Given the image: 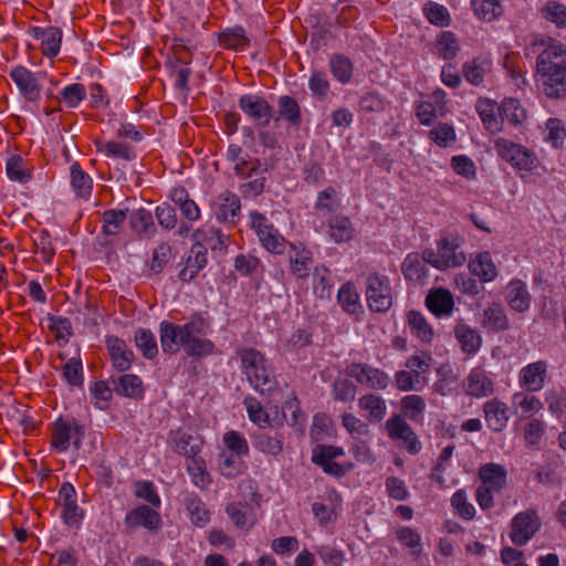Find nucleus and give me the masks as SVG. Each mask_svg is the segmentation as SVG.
Masks as SVG:
<instances>
[{"label":"nucleus","mask_w":566,"mask_h":566,"mask_svg":"<svg viewBox=\"0 0 566 566\" xmlns=\"http://www.w3.org/2000/svg\"><path fill=\"white\" fill-rule=\"evenodd\" d=\"M426 305L437 317L450 316L454 307L453 295L442 287L432 290L426 297Z\"/></svg>","instance_id":"nucleus-22"},{"label":"nucleus","mask_w":566,"mask_h":566,"mask_svg":"<svg viewBox=\"0 0 566 566\" xmlns=\"http://www.w3.org/2000/svg\"><path fill=\"white\" fill-rule=\"evenodd\" d=\"M493 382L482 369H472L467 378V392L481 398L493 392Z\"/></svg>","instance_id":"nucleus-37"},{"label":"nucleus","mask_w":566,"mask_h":566,"mask_svg":"<svg viewBox=\"0 0 566 566\" xmlns=\"http://www.w3.org/2000/svg\"><path fill=\"white\" fill-rule=\"evenodd\" d=\"M187 511L190 515L191 522L198 526L203 527L210 521V513L206 509L205 503L196 495H189L186 500Z\"/></svg>","instance_id":"nucleus-52"},{"label":"nucleus","mask_w":566,"mask_h":566,"mask_svg":"<svg viewBox=\"0 0 566 566\" xmlns=\"http://www.w3.org/2000/svg\"><path fill=\"white\" fill-rule=\"evenodd\" d=\"M337 300L340 306L347 313L355 314L360 307L359 294L357 293L355 286L350 283H346L339 289L337 293Z\"/></svg>","instance_id":"nucleus-55"},{"label":"nucleus","mask_w":566,"mask_h":566,"mask_svg":"<svg viewBox=\"0 0 566 566\" xmlns=\"http://www.w3.org/2000/svg\"><path fill=\"white\" fill-rule=\"evenodd\" d=\"M497 151L506 161L518 170L522 178H527L531 171V155L524 146L500 140L496 144Z\"/></svg>","instance_id":"nucleus-13"},{"label":"nucleus","mask_w":566,"mask_h":566,"mask_svg":"<svg viewBox=\"0 0 566 566\" xmlns=\"http://www.w3.org/2000/svg\"><path fill=\"white\" fill-rule=\"evenodd\" d=\"M506 301L510 306L518 312L526 311L530 306L527 285L521 280H512L506 286Z\"/></svg>","instance_id":"nucleus-36"},{"label":"nucleus","mask_w":566,"mask_h":566,"mask_svg":"<svg viewBox=\"0 0 566 566\" xmlns=\"http://www.w3.org/2000/svg\"><path fill=\"white\" fill-rule=\"evenodd\" d=\"M388 437L410 454H418L422 444L416 432L400 416L394 415L385 423Z\"/></svg>","instance_id":"nucleus-5"},{"label":"nucleus","mask_w":566,"mask_h":566,"mask_svg":"<svg viewBox=\"0 0 566 566\" xmlns=\"http://www.w3.org/2000/svg\"><path fill=\"white\" fill-rule=\"evenodd\" d=\"M239 107L258 126L266 127L271 122L272 106L259 95H242L239 99Z\"/></svg>","instance_id":"nucleus-12"},{"label":"nucleus","mask_w":566,"mask_h":566,"mask_svg":"<svg viewBox=\"0 0 566 566\" xmlns=\"http://www.w3.org/2000/svg\"><path fill=\"white\" fill-rule=\"evenodd\" d=\"M279 115L290 125L298 127L302 122L301 108L295 98L283 95L277 101Z\"/></svg>","instance_id":"nucleus-44"},{"label":"nucleus","mask_w":566,"mask_h":566,"mask_svg":"<svg viewBox=\"0 0 566 566\" xmlns=\"http://www.w3.org/2000/svg\"><path fill=\"white\" fill-rule=\"evenodd\" d=\"M223 443L227 449L237 458L248 455L249 446L244 437L237 431H229L223 436Z\"/></svg>","instance_id":"nucleus-61"},{"label":"nucleus","mask_w":566,"mask_h":566,"mask_svg":"<svg viewBox=\"0 0 566 566\" xmlns=\"http://www.w3.org/2000/svg\"><path fill=\"white\" fill-rule=\"evenodd\" d=\"M128 219L130 228L140 239H150L155 235L156 226L148 210L144 208L134 210L128 214Z\"/></svg>","instance_id":"nucleus-29"},{"label":"nucleus","mask_w":566,"mask_h":566,"mask_svg":"<svg viewBox=\"0 0 566 566\" xmlns=\"http://www.w3.org/2000/svg\"><path fill=\"white\" fill-rule=\"evenodd\" d=\"M85 437V427L74 418L59 417L52 424L51 446L65 452L71 446L80 450Z\"/></svg>","instance_id":"nucleus-3"},{"label":"nucleus","mask_w":566,"mask_h":566,"mask_svg":"<svg viewBox=\"0 0 566 566\" xmlns=\"http://www.w3.org/2000/svg\"><path fill=\"white\" fill-rule=\"evenodd\" d=\"M244 406H245L249 419L253 423L258 424L259 427H264L270 423L268 412L263 409L261 403L255 398H252V397L245 398Z\"/></svg>","instance_id":"nucleus-64"},{"label":"nucleus","mask_w":566,"mask_h":566,"mask_svg":"<svg viewBox=\"0 0 566 566\" xmlns=\"http://www.w3.org/2000/svg\"><path fill=\"white\" fill-rule=\"evenodd\" d=\"M430 138L440 147H448L455 142L457 135L452 125L441 123L429 132Z\"/></svg>","instance_id":"nucleus-62"},{"label":"nucleus","mask_w":566,"mask_h":566,"mask_svg":"<svg viewBox=\"0 0 566 566\" xmlns=\"http://www.w3.org/2000/svg\"><path fill=\"white\" fill-rule=\"evenodd\" d=\"M294 253L290 255V266L292 273L298 277L304 279L310 275L313 266V254L310 250L293 247Z\"/></svg>","instance_id":"nucleus-38"},{"label":"nucleus","mask_w":566,"mask_h":566,"mask_svg":"<svg viewBox=\"0 0 566 566\" xmlns=\"http://www.w3.org/2000/svg\"><path fill=\"white\" fill-rule=\"evenodd\" d=\"M483 412L486 426L493 432H501L510 419L506 403L497 398L488 400L483 406Z\"/></svg>","instance_id":"nucleus-20"},{"label":"nucleus","mask_w":566,"mask_h":566,"mask_svg":"<svg viewBox=\"0 0 566 566\" xmlns=\"http://www.w3.org/2000/svg\"><path fill=\"white\" fill-rule=\"evenodd\" d=\"M481 484L500 492L506 483V470L497 463H486L479 469Z\"/></svg>","instance_id":"nucleus-33"},{"label":"nucleus","mask_w":566,"mask_h":566,"mask_svg":"<svg viewBox=\"0 0 566 566\" xmlns=\"http://www.w3.org/2000/svg\"><path fill=\"white\" fill-rule=\"evenodd\" d=\"M464 238L458 233H449L437 242L438 254L443 263V271L458 268L465 263L467 256L462 251Z\"/></svg>","instance_id":"nucleus-11"},{"label":"nucleus","mask_w":566,"mask_h":566,"mask_svg":"<svg viewBox=\"0 0 566 566\" xmlns=\"http://www.w3.org/2000/svg\"><path fill=\"white\" fill-rule=\"evenodd\" d=\"M469 270L484 283L492 282L497 276L496 265L490 252L486 251L479 252L471 256Z\"/></svg>","instance_id":"nucleus-23"},{"label":"nucleus","mask_w":566,"mask_h":566,"mask_svg":"<svg viewBox=\"0 0 566 566\" xmlns=\"http://www.w3.org/2000/svg\"><path fill=\"white\" fill-rule=\"evenodd\" d=\"M482 325L492 331H504L509 319L501 304L493 303L484 310Z\"/></svg>","instance_id":"nucleus-39"},{"label":"nucleus","mask_w":566,"mask_h":566,"mask_svg":"<svg viewBox=\"0 0 566 566\" xmlns=\"http://www.w3.org/2000/svg\"><path fill=\"white\" fill-rule=\"evenodd\" d=\"M112 364L118 371H126L130 368L134 360V353L127 347L125 342L116 336L106 338Z\"/></svg>","instance_id":"nucleus-21"},{"label":"nucleus","mask_w":566,"mask_h":566,"mask_svg":"<svg viewBox=\"0 0 566 566\" xmlns=\"http://www.w3.org/2000/svg\"><path fill=\"white\" fill-rule=\"evenodd\" d=\"M169 446L174 452L185 457L187 462L199 457L203 441L198 434L178 429L170 432Z\"/></svg>","instance_id":"nucleus-14"},{"label":"nucleus","mask_w":566,"mask_h":566,"mask_svg":"<svg viewBox=\"0 0 566 566\" xmlns=\"http://www.w3.org/2000/svg\"><path fill=\"white\" fill-rule=\"evenodd\" d=\"M113 391L119 396L137 398L143 394V381L137 375L124 374L111 377Z\"/></svg>","instance_id":"nucleus-27"},{"label":"nucleus","mask_w":566,"mask_h":566,"mask_svg":"<svg viewBox=\"0 0 566 566\" xmlns=\"http://www.w3.org/2000/svg\"><path fill=\"white\" fill-rule=\"evenodd\" d=\"M454 336L465 354H475L482 344V337L476 329L463 321H458L454 326Z\"/></svg>","instance_id":"nucleus-26"},{"label":"nucleus","mask_w":566,"mask_h":566,"mask_svg":"<svg viewBox=\"0 0 566 566\" xmlns=\"http://www.w3.org/2000/svg\"><path fill=\"white\" fill-rule=\"evenodd\" d=\"M447 93L442 88L434 90L416 106V115L424 126H430L436 118L447 114Z\"/></svg>","instance_id":"nucleus-9"},{"label":"nucleus","mask_w":566,"mask_h":566,"mask_svg":"<svg viewBox=\"0 0 566 566\" xmlns=\"http://www.w3.org/2000/svg\"><path fill=\"white\" fill-rule=\"evenodd\" d=\"M39 76V73H32L24 66H17L10 72V77L17 85L20 94L29 102H35L41 96Z\"/></svg>","instance_id":"nucleus-15"},{"label":"nucleus","mask_w":566,"mask_h":566,"mask_svg":"<svg viewBox=\"0 0 566 566\" xmlns=\"http://www.w3.org/2000/svg\"><path fill=\"white\" fill-rule=\"evenodd\" d=\"M203 234L205 231H195L192 234L195 243L190 249V253L186 260L185 265L182 266L178 274L179 279L182 282L192 281L197 276L199 271L202 270L208 263L207 249L202 244V241H206Z\"/></svg>","instance_id":"nucleus-10"},{"label":"nucleus","mask_w":566,"mask_h":566,"mask_svg":"<svg viewBox=\"0 0 566 566\" xmlns=\"http://www.w3.org/2000/svg\"><path fill=\"white\" fill-rule=\"evenodd\" d=\"M186 469L189 473L192 483L199 489H207L210 483V476L206 469V461L202 457H197L186 462Z\"/></svg>","instance_id":"nucleus-45"},{"label":"nucleus","mask_w":566,"mask_h":566,"mask_svg":"<svg viewBox=\"0 0 566 566\" xmlns=\"http://www.w3.org/2000/svg\"><path fill=\"white\" fill-rule=\"evenodd\" d=\"M251 441L254 449L274 457L279 455L283 449L282 437L277 433L256 431L252 434Z\"/></svg>","instance_id":"nucleus-32"},{"label":"nucleus","mask_w":566,"mask_h":566,"mask_svg":"<svg viewBox=\"0 0 566 566\" xmlns=\"http://www.w3.org/2000/svg\"><path fill=\"white\" fill-rule=\"evenodd\" d=\"M329 69L333 76L345 84L352 80L353 64L348 57L343 54H334L329 59Z\"/></svg>","instance_id":"nucleus-50"},{"label":"nucleus","mask_w":566,"mask_h":566,"mask_svg":"<svg viewBox=\"0 0 566 566\" xmlns=\"http://www.w3.org/2000/svg\"><path fill=\"white\" fill-rule=\"evenodd\" d=\"M327 234L335 243L348 242L354 238L355 228L350 219L346 216L335 214L327 221Z\"/></svg>","instance_id":"nucleus-24"},{"label":"nucleus","mask_w":566,"mask_h":566,"mask_svg":"<svg viewBox=\"0 0 566 566\" xmlns=\"http://www.w3.org/2000/svg\"><path fill=\"white\" fill-rule=\"evenodd\" d=\"M32 34L41 41L42 51L46 56H55L61 46L62 32L57 28H40L34 27Z\"/></svg>","instance_id":"nucleus-30"},{"label":"nucleus","mask_w":566,"mask_h":566,"mask_svg":"<svg viewBox=\"0 0 566 566\" xmlns=\"http://www.w3.org/2000/svg\"><path fill=\"white\" fill-rule=\"evenodd\" d=\"M454 451V446L450 444L442 449L441 453L439 454L437 464L431 473V479L436 481L439 484H444V473L450 468V460L452 458Z\"/></svg>","instance_id":"nucleus-60"},{"label":"nucleus","mask_w":566,"mask_h":566,"mask_svg":"<svg viewBox=\"0 0 566 566\" xmlns=\"http://www.w3.org/2000/svg\"><path fill=\"white\" fill-rule=\"evenodd\" d=\"M134 340L147 359H153L158 354L155 335L149 329H137L135 332Z\"/></svg>","instance_id":"nucleus-53"},{"label":"nucleus","mask_w":566,"mask_h":566,"mask_svg":"<svg viewBox=\"0 0 566 566\" xmlns=\"http://www.w3.org/2000/svg\"><path fill=\"white\" fill-rule=\"evenodd\" d=\"M541 17L559 29H566V6L559 1H547L539 9Z\"/></svg>","instance_id":"nucleus-48"},{"label":"nucleus","mask_w":566,"mask_h":566,"mask_svg":"<svg viewBox=\"0 0 566 566\" xmlns=\"http://www.w3.org/2000/svg\"><path fill=\"white\" fill-rule=\"evenodd\" d=\"M226 513L232 524L244 532L250 531L258 520L254 507L243 502L228 503L226 506Z\"/></svg>","instance_id":"nucleus-19"},{"label":"nucleus","mask_w":566,"mask_h":566,"mask_svg":"<svg viewBox=\"0 0 566 566\" xmlns=\"http://www.w3.org/2000/svg\"><path fill=\"white\" fill-rule=\"evenodd\" d=\"M249 218L250 226L263 248L271 253L282 254L285 250V239L279 230L258 211L250 212Z\"/></svg>","instance_id":"nucleus-4"},{"label":"nucleus","mask_w":566,"mask_h":566,"mask_svg":"<svg viewBox=\"0 0 566 566\" xmlns=\"http://www.w3.org/2000/svg\"><path fill=\"white\" fill-rule=\"evenodd\" d=\"M471 6L475 15L486 22L496 20L503 13L500 0H472Z\"/></svg>","instance_id":"nucleus-46"},{"label":"nucleus","mask_w":566,"mask_h":566,"mask_svg":"<svg viewBox=\"0 0 566 566\" xmlns=\"http://www.w3.org/2000/svg\"><path fill=\"white\" fill-rule=\"evenodd\" d=\"M96 148L98 153L107 157L120 158L126 161H130L136 158V154L133 148L125 143L115 140L97 142Z\"/></svg>","instance_id":"nucleus-41"},{"label":"nucleus","mask_w":566,"mask_h":566,"mask_svg":"<svg viewBox=\"0 0 566 566\" xmlns=\"http://www.w3.org/2000/svg\"><path fill=\"white\" fill-rule=\"evenodd\" d=\"M367 302L371 311L387 312L392 305V295L389 279L378 273H371L367 277Z\"/></svg>","instance_id":"nucleus-7"},{"label":"nucleus","mask_w":566,"mask_h":566,"mask_svg":"<svg viewBox=\"0 0 566 566\" xmlns=\"http://www.w3.org/2000/svg\"><path fill=\"white\" fill-rule=\"evenodd\" d=\"M537 83L549 98L566 97V65L537 72Z\"/></svg>","instance_id":"nucleus-16"},{"label":"nucleus","mask_w":566,"mask_h":566,"mask_svg":"<svg viewBox=\"0 0 566 566\" xmlns=\"http://www.w3.org/2000/svg\"><path fill=\"white\" fill-rule=\"evenodd\" d=\"M358 407L366 412L370 422H380L387 415V405L382 397L367 394L358 399Z\"/></svg>","instance_id":"nucleus-31"},{"label":"nucleus","mask_w":566,"mask_h":566,"mask_svg":"<svg viewBox=\"0 0 566 566\" xmlns=\"http://www.w3.org/2000/svg\"><path fill=\"white\" fill-rule=\"evenodd\" d=\"M401 271L407 281L424 284L428 279V268L419 253H408L401 264Z\"/></svg>","instance_id":"nucleus-25"},{"label":"nucleus","mask_w":566,"mask_h":566,"mask_svg":"<svg viewBox=\"0 0 566 566\" xmlns=\"http://www.w3.org/2000/svg\"><path fill=\"white\" fill-rule=\"evenodd\" d=\"M71 185L78 197H90L93 185L92 178L77 164L71 166Z\"/></svg>","instance_id":"nucleus-51"},{"label":"nucleus","mask_w":566,"mask_h":566,"mask_svg":"<svg viewBox=\"0 0 566 566\" xmlns=\"http://www.w3.org/2000/svg\"><path fill=\"white\" fill-rule=\"evenodd\" d=\"M501 112L504 119L517 126L526 119V109L522 107L520 101L506 98L502 102Z\"/></svg>","instance_id":"nucleus-54"},{"label":"nucleus","mask_w":566,"mask_h":566,"mask_svg":"<svg viewBox=\"0 0 566 566\" xmlns=\"http://www.w3.org/2000/svg\"><path fill=\"white\" fill-rule=\"evenodd\" d=\"M208 319L202 313H193L189 319L178 325L168 321L159 324L161 349L176 354L184 349L188 356H208L213 353V343L205 338Z\"/></svg>","instance_id":"nucleus-1"},{"label":"nucleus","mask_w":566,"mask_h":566,"mask_svg":"<svg viewBox=\"0 0 566 566\" xmlns=\"http://www.w3.org/2000/svg\"><path fill=\"white\" fill-rule=\"evenodd\" d=\"M423 12L429 22L437 27L444 28L450 24L451 18L449 11L442 4L428 2L423 8Z\"/></svg>","instance_id":"nucleus-56"},{"label":"nucleus","mask_w":566,"mask_h":566,"mask_svg":"<svg viewBox=\"0 0 566 566\" xmlns=\"http://www.w3.org/2000/svg\"><path fill=\"white\" fill-rule=\"evenodd\" d=\"M396 386L401 391L419 390L423 386V378L409 370H398L395 374Z\"/></svg>","instance_id":"nucleus-58"},{"label":"nucleus","mask_w":566,"mask_h":566,"mask_svg":"<svg viewBox=\"0 0 566 566\" xmlns=\"http://www.w3.org/2000/svg\"><path fill=\"white\" fill-rule=\"evenodd\" d=\"M248 155L243 154V150L238 145H230L227 150V158L233 164L235 175L242 178H251L254 175L263 174L268 170L266 165H262L259 159L248 168L249 159Z\"/></svg>","instance_id":"nucleus-18"},{"label":"nucleus","mask_w":566,"mask_h":566,"mask_svg":"<svg viewBox=\"0 0 566 566\" xmlns=\"http://www.w3.org/2000/svg\"><path fill=\"white\" fill-rule=\"evenodd\" d=\"M407 321L412 334H415L421 342H432L434 336L433 329L420 312L410 311L407 315Z\"/></svg>","instance_id":"nucleus-43"},{"label":"nucleus","mask_w":566,"mask_h":566,"mask_svg":"<svg viewBox=\"0 0 566 566\" xmlns=\"http://www.w3.org/2000/svg\"><path fill=\"white\" fill-rule=\"evenodd\" d=\"M535 46H545L537 56L536 72L566 66V49L560 42L536 35L533 36V48Z\"/></svg>","instance_id":"nucleus-6"},{"label":"nucleus","mask_w":566,"mask_h":566,"mask_svg":"<svg viewBox=\"0 0 566 566\" xmlns=\"http://www.w3.org/2000/svg\"><path fill=\"white\" fill-rule=\"evenodd\" d=\"M521 390L512 396V408L514 413L527 419L531 416V364L523 367L520 373Z\"/></svg>","instance_id":"nucleus-17"},{"label":"nucleus","mask_w":566,"mask_h":566,"mask_svg":"<svg viewBox=\"0 0 566 566\" xmlns=\"http://www.w3.org/2000/svg\"><path fill=\"white\" fill-rule=\"evenodd\" d=\"M346 373L350 378L369 389L385 390L391 382L387 373L368 364H350Z\"/></svg>","instance_id":"nucleus-8"},{"label":"nucleus","mask_w":566,"mask_h":566,"mask_svg":"<svg viewBox=\"0 0 566 566\" xmlns=\"http://www.w3.org/2000/svg\"><path fill=\"white\" fill-rule=\"evenodd\" d=\"M126 523L133 527L144 526L148 530H157L160 524V516L149 506L142 505L127 514Z\"/></svg>","instance_id":"nucleus-34"},{"label":"nucleus","mask_w":566,"mask_h":566,"mask_svg":"<svg viewBox=\"0 0 566 566\" xmlns=\"http://www.w3.org/2000/svg\"><path fill=\"white\" fill-rule=\"evenodd\" d=\"M491 63L486 60H473L471 62L464 63L462 73L464 78L471 83L472 85H480L485 74L490 71Z\"/></svg>","instance_id":"nucleus-49"},{"label":"nucleus","mask_w":566,"mask_h":566,"mask_svg":"<svg viewBox=\"0 0 566 566\" xmlns=\"http://www.w3.org/2000/svg\"><path fill=\"white\" fill-rule=\"evenodd\" d=\"M216 217L222 222H235L241 205L237 195L226 191L216 201Z\"/></svg>","instance_id":"nucleus-28"},{"label":"nucleus","mask_w":566,"mask_h":566,"mask_svg":"<svg viewBox=\"0 0 566 566\" xmlns=\"http://www.w3.org/2000/svg\"><path fill=\"white\" fill-rule=\"evenodd\" d=\"M343 427L353 440H371L373 434L366 422L352 413H345L342 418Z\"/></svg>","instance_id":"nucleus-47"},{"label":"nucleus","mask_w":566,"mask_h":566,"mask_svg":"<svg viewBox=\"0 0 566 566\" xmlns=\"http://www.w3.org/2000/svg\"><path fill=\"white\" fill-rule=\"evenodd\" d=\"M61 101L70 108L77 107L86 97V90L83 84L73 83L65 86L61 92Z\"/></svg>","instance_id":"nucleus-59"},{"label":"nucleus","mask_w":566,"mask_h":566,"mask_svg":"<svg viewBox=\"0 0 566 566\" xmlns=\"http://www.w3.org/2000/svg\"><path fill=\"white\" fill-rule=\"evenodd\" d=\"M401 409L409 419L417 420L426 410V401L421 396L408 395L401 399Z\"/></svg>","instance_id":"nucleus-57"},{"label":"nucleus","mask_w":566,"mask_h":566,"mask_svg":"<svg viewBox=\"0 0 566 566\" xmlns=\"http://www.w3.org/2000/svg\"><path fill=\"white\" fill-rule=\"evenodd\" d=\"M49 328L55 334L59 342L64 344L69 342L72 336V324L69 318L61 316H49Z\"/></svg>","instance_id":"nucleus-63"},{"label":"nucleus","mask_w":566,"mask_h":566,"mask_svg":"<svg viewBox=\"0 0 566 566\" xmlns=\"http://www.w3.org/2000/svg\"><path fill=\"white\" fill-rule=\"evenodd\" d=\"M127 212V209H109L104 211L102 214V232L105 235L118 234L124 227L125 220L128 217Z\"/></svg>","instance_id":"nucleus-42"},{"label":"nucleus","mask_w":566,"mask_h":566,"mask_svg":"<svg viewBox=\"0 0 566 566\" xmlns=\"http://www.w3.org/2000/svg\"><path fill=\"white\" fill-rule=\"evenodd\" d=\"M242 373L251 387L261 394H270L276 386L275 376L265 357L254 348H240L237 352Z\"/></svg>","instance_id":"nucleus-2"},{"label":"nucleus","mask_w":566,"mask_h":566,"mask_svg":"<svg viewBox=\"0 0 566 566\" xmlns=\"http://www.w3.org/2000/svg\"><path fill=\"white\" fill-rule=\"evenodd\" d=\"M339 206L340 200L336 190L332 187H328L318 192L314 208L318 216L327 221L331 217L336 214Z\"/></svg>","instance_id":"nucleus-35"},{"label":"nucleus","mask_w":566,"mask_h":566,"mask_svg":"<svg viewBox=\"0 0 566 566\" xmlns=\"http://www.w3.org/2000/svg\"><path fill=\"white\" fill-rule=\"evenodd\" d=\"M511 541L515 545H524L531 538V514L523 512L517 514L512 521Z\"/></svg>","instance_id":"nucleus-40"}]
</instances>
